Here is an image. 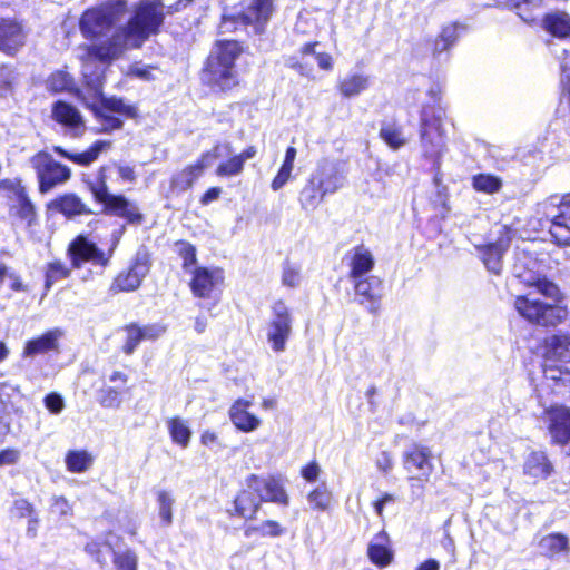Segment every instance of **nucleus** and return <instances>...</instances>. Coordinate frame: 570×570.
Returning <instances> with one entry per match:
<instances>
[{
    "label": "nucleus",
    "mask_w": 570,
    "mask_h": 570,
    "mask_svg": "<svg viewBox=\"0 0 570 570\" xmlns=\"http://www.w3.org/2000/svg\"><path fill=\"white\" fill-rule=\"evenodd\" d=\"M242 53V47L237 41H217L203 70V81L214 89L227 90L237 85L235 61Z\"/></svg>",
    "instance_id": "obj_3"
},
{
    "label": "nucleus",
    "mask_w": 570,
    "mask_h": 570,
    "mask_svg": "<svg viewBox=\"0 0 570 570\" xmlns=\"http://www.w3.org/2000/svg\"><path fill=\"white\" fill-rule=\"evenodd\" d=\"M69 269L60 262L48 265L46 273V288L49 289L56 282L68 277Z\"/></svg>",
    "instance_id": "obj_58"
},
{
    "label": "nucleus",
    "mask_w": 570,
    "mask_h": 570,
    "mask_svg": "<svg viewBox=\"0 0 570 570\" xmlns=\"http://www.w3.org/2000/svg\"><path fill=\"white\" fill-rule=\"evenodd\" d=\"M168 430L175 443L181 448H187L190 441L191 431L187 423L180 417H174L168 421Z\"/></svg>",
    "instance_id": "obj_45"
},
{
    "label": "nucleus",
    "mask_w": 570,
    "mask_h": 570,
    "mask_svg": "<svg viewBox=\"0 0 570 570\" xmlns=\"http://www.w3.org/2000/svg\"><path fill=\"white\" fill-rule=\"evenodd\" d=\"M297 155V150L294 147H288L285 151L284 161L273 179L271 187L273 190H279L292 177V171L294 169V161Z\"/></svg>",
    "instance_id": "obj_42"
},
{
    "label": "nucleus",
    "mask_w": 570,
    "mask_h": 570,
    "mask_svg": "<svg viewBox=\"0 0 570 570\" xmlns=\"http://www.w3.org/2000/svg\"><path fill=\"white\" fill-rule=\"evenodd\" d=\"M370 77L365 73H347L338 81L337 89L344 98H353L365 91L370 87Z\"/></svg>",
    "instance_id": "obj_33"
},
{
    "label": "nucleus",
    "mask_w": 570,
    "mask_h": 570,
    "mask_svg": "<svg viewBox=\"0 0 570 570\" xmlns=\"http://www.w3.org/2000/svg\"><path fill=\"white\" fill-rule=\"evenodd\" d=\"M175 250L183 259V268L186 272L193 273L196 264V248L187 242H177L175 244Z\"/></svg>",
    "instance_id": "obj_49"
},
{
    "label": "nucleus",
    "mask_w": 570,
    "mask_h": 570,
    "mask_svg": "<svg viewBox=\"0 0 570 570\" xmlns=\"http://www.w3.org/2000/svg\"><path fill=\"white\" fill-rule=\"evenodd\" d=\"M104 407L117 409L121 405V396L116 387H106L101 390L99 400Z\"/></svg>",
    "instance_id": "obj_60"
},
{
    "label": "nucleus",
    "mask_w": 570,
    "mask_h": 570,
    "mask_svg": "<svg viewBox=\"0 0 570 570\" xmlns=\"http://www.w3.org/2000/svg\"><path fill=\"white\" fill-rule=\"evenodd\" d=\"M14 79V70L10 66L0 65V97H3L11 91Z\"/></svg>",
    "instance_id": "obj_59"
},
{
    "label": "nucleus",
    "mask_w": 570,
    "mask_h": 570,
    "mask_svg": "<svg viewBox=\"0 0 570 570\" xmlns=\"http://www.w3.org/2000/svg\"><path fill=\"white\" fill-rule=\"evenodd\" d=\"M257 155L255 146H249L239 154L233 155V148L228 155L224 154L218 159L226 157L216 167L215 174L220 178L237 177L244 171L245 163Z\"/></svg>",
    "instance_id": "obj_22"
},
{
    "label": "nucleus",
    "mask_w": 570,
    "mask_h": 570,
    "mask_svg": "<svg viewBox=\"0 0 570 570\" xmlns=\"http://www.w3.org/2000/svg\"><path fill=\"white\" fill-rule=\"evenodd\" d=\"M157 68L153 66H146L141 63H135L129 67L128 75L136 77L144 81H150L155 79L154 71H156Z\"/></svg>",
    "instance_id": "obj_61"
},
{
    "label": "nucleus",
    "mask_w": 570,
    "mask_h": 570,
    "mask_svg": "<svg viewBox=\"0 0 570 570\" xmlns=\"http://www.w3.org/2000/svg\"><path fill=\"white\" fill-rule=\"evenodd\" d=\"M230 153V144H217L213 149L205 151L190 165L173 175L170 180V190L174 194H180L193 187L195 181L203 175L204 170L212 166L213 161L224 154Z\"/></svg>",
    "instance_id": "obj_8"
},
{
    "label": "nucleus",
    "mask_w": 570,
    "mask_h": 570,
    "mask_svg": "<svg viewBox=\"0 0 570 570\" xmlns=\"http://www.w3.org/2000/svg\"><path fill=\"white\" fill-rule=\"evenodd\" d=\"M380 136L393 149H399L407 142L403 128L395 124L383 125Z\"/></svg>",
    "instance_id": "obj_44"
},
{
    "label": "nucleus",
    "mask_w": 570,
    "mask_h": 570,
    "mask_svg": "<svg viewBox=\"0 0 570 570\" xmlns=\"http://www.w3.org/2000/svg\"><path fill=\"white\" fill-rule=\"evenodd\" d=\"M311 177L312 183L325 195L336 193L345 184V176L338 163L328 159L321 160Z\"/></svg>",
    "instance_id": "obj_14"
},
{
    "label": "nucleus",
    "mask_w": 570,
    "mask_h": 570,
    "mask_svg": "<svg viewBox=\"0 0 570 570\" xmlns=\"http://www.w3.org/2000/svg\"><path fill=\"white\" fill-rule=\"evenodd\" d=\"M462 29L463 27L459 23L443 26L441 32L430 43L433 57L449 51L455 45Z\"/></svg>",
    "instance_id": "obj_31"
},
{
    "label": "nucleus",
    "mask_w": 570,
    "mask_h": 570,
    "mask_svg": "<svg viewBox=\"0 0 570 570\" xmlns=\"http://www.w3.org/2000/svg\"><path fill=\"white\" fill-rule=\"evenodd\" d=\"M322 469L316 461H312L301 470V475L307 482H315L320 478Z\"/></svg>",
    "instance_id": "obj_64"
},
{
    "label": "nucleus",
    "mask_w": 570,
    "mask_h": 570,
    "mask_svg": "<svg viewBox=\"0 0 570 570\" xmlns=\"http://www.w3.org/2000/svg\"><path fill=\"white\" fill-rule=\"evenodd\" d=\"M284 533L283 527L274 520H266L255 527H249L245 530V535L247 538L259 534L261 537H272L277 538Z\"/></svg>",
    "instance_id": "obj_47"
},
{
    "label": "nucleus",
    "mask_w": 570,
    "mask_h": 570,
    "mask_svg": "<svg viewBox=\"0 0 570 570\" xmlns=\"http://www.w3.org/2000/svg\"><path fill=\"white\" fill-rule=\"evenodd\" d=\"M513 274L521 283L535 287L541 295L554 302L546 304L527 295L517 296L514 307L523 318L541 326H556L567 318V307L559 304L562 299L559 287L546 277L543 265L528 250L515 253Z\"/></svg>",
    "instance_id": "obj_2"
},
{
    "label": "nucleus",
    "mask_w": 570,
    "mask_h": 570,
    "mask_svg": "<svg viewBox=\"0 0 570 570\" xmlns=\"http://www.w3.org/2000/svg\"><path fill=\"white\" fill-rule=\"evenodd\" d=\"M61 336L62 331L59 328H55L48 331L40 337L28 341L23 350V356H33L37 354L57 350L58 341L60 340Z\"/></svg>",
    "instance_id": "obj_32"
},
{
    "label": "nucleus",
    "mask_w": 570,
    "mask_h": 570,
    "mask_svg": "<svg viewBox=\"0 0 570 570\" xmlns=\"http://www.w3.org/2000/svg\"><path fill=\"white\" fill-rule=\"evenodd\" d=\"M52 118L63 127L79 135L85 130V121L79 110L65 101H57L52 107Z\"/></svg>",
    "instance_id": "obj_26"
},
{
    "label": "nucleus",
    "mask_w": 570,
    "mask_h": 570,
    "mask_svg": "<svg viewBox=\"0 0 570 570\" xmlns=\"http://www.w3.org/2000/svg\"><path fill=\"white\" fill-rule=\"evenodd\" d=\"M156 499L161 521L166 525L170 524L173 521V505L175 502L171 493L166 490H158L156 492Z\"/></svg>",
    "instance_id": "obj_48"
},
{
    "label": "nucleus",
    "mask_w": 570,
    "mask_h": 570,
    "mask_svg": "<svg viewBox=\"0 0 570 570\" xmlns=\"http://www.w3.org/2000/svg\"><path fill=\"white\" fill-rule=\"evenodd\" d=\"M499 7L515 9L517 14L525 22H531L535 19L533 9L538 8L541 0H495Z\"/></svg>",
    "instance_id": "obj_41"
},
{
    "label": "nucleus",
    "mask_w": 570,
    "mask_h": 570,
    "mask_svg": "<svg viewBox=\"0 0 570 570\" xmlns=\"http://www.w3.org/2000/svg\"><path fill=\"white\" fill-rule=\"evenodd\" d=\"M252 405V400L239 397L234 401L228 410L230 422L240 432L250 433L262 425V419L249 411Z\"/></svg>",
    "instance_id": "obj_20"
},
{
    "label": "nucleus",
    "mask_w": 570,
    "mask_h": 570,
    "mask_svg": "<svg viewBox=\"0 0 570 570\" xmlns=\"http://www.w3.org/2000/svg\"><path fill=\"white\" fill-rule=\"evenodd\" d=\"M301 266L296 263L286 262L283 266L282 283L288 287H297L301 284Z\"/></svg>",
    "instance_id": "obj_56"
},
{
    "label": "nucleus",
    "mask_w": 570,
    "mask_h": 570,
    "mask_svg": "<svg viewBox=\"0 0 570 570\" xmlns=\"http://www.w3.org/2000/svg\"><path fill=\"white\" fill-rule=\"evenodd\" d=\"M191 274V292L200 298H210L224 279L223 272L218 268L195 267Z\"/></svg>",
    "instance_id": "obj_19"
},
{
    "label": "nucleus",
    "mask_w": 570,
    "mask_h": 570,
    "mask_svg": "<svg viewBox=\"0 0 570 570\" xmlns=\"http://www.w3.org/2000/svg\"><path fill=\"white\" fill-rule=\"evenodd\" d=\"M549 432L552 441L566 445L570 441V411L566 407H553L548 412Z\"/></svg>",
    "instance_id": "obj_24"
},
{
    "label": "nucleus",
    "mask_w": 570,
    "mask_h": 570,
    "mask_svg": "<svg viewBox=\"0 0 570 570\" xmlns=\"http://www.w3.org/2000/svg\"><path fill=\"white\" fill-rule=\"evenodd\" d=\"M352 281L354 282V291L360 298V304L366 305L370 313H376L380 309L382 299V281L376 276L361 277Z\"/></svg>",
    "instance_id": "obj_21"
},
{
    "label": "nucleus",
    "mask_w": 570,
    "mask_h": 570,
    "mask_svg": "<svg viewBox=\"0 0 570 570\" xmlns=\"http://www.w3.org/2000/svg\"><path fill=\"white\" fill-rule=\"evenodd\" d=\"M569 540L560 533H551L539 541V549L543 556L553 557L561 551L568 550Z\"/></svg>",
    "instance_id": "obj_43"
},
{
    "label": "nucleus",
    "mask_w": 570,
    "mask_h": 570,
    "mask_svg": "<svg viewBox=\"0 0 570 570\" xmlns=\"http://www.w3.org/2000/svg\"><path fill=\"white\" fill-rule=\"evenodd\" d=\"M125 10V1L102 4L86 10L79 20L81 35L89 40L107 37Z\"/></svg>",
    "instance_id": "obj_5"
},
{
    "label": "nucleus",
    "mask_w": 570,
    "mask_h": 570,
    "mask_svg": "<svg viewBox=\"0 0 570 570\" xmlns=\"http://www.w3.org/2000/svg\"><path fill=\"white\" fill-rule=\"evenodd\" d=\"M47 88L53 92L68 90L72 85V78L66 71H56L46 81Z\"/></svg>",
    "instance_id": "obj_53"
},
{
    "label": "nucleus",
    "mask_w": 570,
    "mask_h": 570,
    "mask_svg": "<svg viewBox=\"0 0 570 570\" xmlns=\"http://www.w3.org/2000/svg\"><path fill=\"white\" fill-rule=\"evenodd\" d=\"M112 248L109 255H105L96 244L89 242L83 236H78L69 246V253L75 267H80L85 262H90L95 265L106 266L111 256Z\"/></svg>",
    "instance_id": "obj_18"
},
{
    "label": "nucleus",
    "mask_w": 570,
    "mask_h": 570,
    "mask_svg": "<svg viewBox=\"0 0 570 570\" xmlns=\"http://www.w3.org/2000/svg\"><path fill=\"white\" fill-rule=\"evenodd\" d=\"M246 485L254 490L259 502L269 501L279 504L288 503V495L278 480L273 476H258L255 474L246 479Z\"/></svg>",
    "instance_id": "obj_16"
},
{
    "label": "nucleus",
    "mask_w": 570,
    "mask_h": 570,
    "mask_svg": "<svg viewBox=\"0 0 570 570\" xmlns=\"http://www.w3.org/2000/svg\"><path fill=\"white\" fill-rule=\"evenodd\" d=\"M89 96H82L85 105L94 112L99 124L100 132H110L122 127V120L119 117L137 118L138 109L136 106L127 102L122 98L102 96V87L98 81L88 89Z\"/></svg>",
    "instance_id": "obj_4"
},
{
    "label": "nucleus",
    "mask_w": 570,
    "mask_h": 570,
    "mask_svg": "<svg viewBox=\"0 0 570 570\" xmlns=\"http://www.w3.org/2000/svg\"><path fill=\"white\" fill-rule=\"evenodd\" d=\"M30 164L37 173L39 190L42 194L48 193L57 185L66 183L71 176V171L67 166L57 163L47 153L36 154L30 159Z\"/></svg>",
    "instance_id": "obj_11"
},
{
    "label": "nucleus",
    "mask_w": 570,
    "mask_h": 570,
    "mask_svg": "<svg viewBox=\"0 0 570 570\" xmlns=\"http://www.w3.org/2000/svg\"><path fill=\"white\" fill-rule=\"evenodd\" d=\"M119 538L114 533H108L104 542L91 541L87 543L86 551L96 559L101 566L107 564L108 557L114 553V548L117 546Z\"/></svg>",
    "instance_id": "obj_37"
},
{
    "label": "nucleus",
    "mask_w": 570,
    "mask_h": 570,
    "mask_svg": "<svg viewBox=\"0 0 570 570\" xmlns=\"http://www.w3.org/2000/svg\"><path fill=\"white\" fill-rule=\"evenodd\" d=\"M498 233L500 236L495 243L476 246L487 269L495 275H499L502 271V257L511 242L510 228L500 226Z\"/></svg>",
    "instance_id": "obj_15"
},
{
    "label": "nucleus",
    "mask_w": 570,
    "mask_h": 570,
    "mask_svg": "<svg viewBox=\"0 0 570 570\" xmlns=\"http://www.w3.org/2000/svg\"><path fill=\"white\" fill-rule=\"evenodd\" d=\"M8 206L10 216L24 223L27 226H31L36 220L37 215L35 206L26 193L13 200V203H9Z\"/></svg>",
    "instance_id": "obj_36"
},
{
    "label": "nucleus",
    "mask_w": 570,
    "mask_h": 570,
    "mask_svg": "<svg viewBox=\"0 0 570 570\" xmlns=\"http://www.w3.org/2000/svg\"><path fill=\"white\" fill-rule=\"evenodd\" d=\"M105 210L126 219L130 224H140L142 220V215L139 213L138 207L121 195L111 197L105 205Z\"/></svg>",
    "instance_id": "obj_29"
},
{
    "label": "nucleus",
    "mask_w": 570,
    "mask_h": 570,
    "mask_svg": "<svg viewBox=\"0 0 570 570\" xmlns=\"http://www.w3.org/2000/svg\"><path fill=\"white\" fill-rule=\"evenodd\" d=\"M27 31L23 24L13 18L0 19V51L6 55H16L27 40Z\"/></svg>",
    "instance_id": "obj_17"
},
{
    "label": "nucleus",
    "mask_w": 570,
    "mask_h": 570,
    "mask_svg": "<svg viewBox=\"0 0 570 570\" xmlns=\"http://www.w3.org/2000/svg\"><path fill=\"white\" fill-rule=\"evenodd\" d=\"M346 259L348 262V277L351 279L367 277L366 275L372 272L375 265L372 252L364 245H358L352 248L346 254Z\"/></svg>",
    "instance_id": "obj_23"
},
{
    "label": "nucleus",
    "mask_w": 570,
    "mask_h": 570,
    "mask_svg": "<svg viewBox=\"0 0 570 570\" xmlns=\"http://www.w3.org/2000/svg\"><path fill=\"white\" fill-rule=\"evenodd\" d=\"M259 500L254 490L245 484L234 501L235 512L242 518H253L259 508Z\"/></svg>",
    "instance_id": "obj_35"
},
{
    "label": "nucleus",
    "mask_w": 570,
    "mask_h": 570,
    "mask_svg": "<svg viewBox=\"0 0 570 570\" xmlns=\"http://www.w3.org/2000/svg\"><path fill=\"white\" fill-rule=\"evenodd\" d=\"M149 272V257L147 253L138 252L132 264L127 271L117 275L110 291L112 293L132 292L137 289Z\"/></svg>",
    "instance_id": "obj_13"
},
{
    "label": "nucleus",
    "mask_w": 570,
    "mask_h": 570,
    "mask_svg": "<svg viewBox=\"0 0 570 570\" xmlns=\"http://www.w3.org/2000/svg\"><path fill=\"white\" fill-rule=\"evenodd\" d=\"M23 193L24 188L18 179H4L0 183V198H4L9 203H13Z\"/></svg>",
    "instance_id": "obj_52"
},
{
    "label": "nucleus",
    "mask_w": 570,
    "mask_h": 570,
    "mask_svg": "<svg viewBox=\"0 0 570 570\" xmlns=\"http://www.w3.org/2000/svg\"><path fill=\"white\" fill-rule=\"evenodd\" d=\"M293 322L291 309L283 301H277L272 305L264 331L273 352L282 353L286 350L293 331Z\"/></svg>",
    "instance_id": "obj_7"
},
{
    "label": "nucleus",
    "mask_w": 570,
    "mask_h": 570,
    "mask_svg": "<svg viewBox=\"0 0 570 570\" xmlns=\"http://www.w3.org/2000/svg\"><path fill=\"white\" fill-rule=\"evenodd\" d=\"M124 332L126 333V340L122 345V351L127 355H131L136 347L142 340L140 326L137 324H129L124 327Z\"/></svg>",
    "instance_id": "obj_51"
},
{
    "label": "nucleus",
    "mask_w": 570,
    "mask_h": 570,
    "mask_svg": "<svg viewBox=\"0 0 570 570\" xmlns=\"http://www.w3.org/2000/svg\"><path fill=\"white\" fill-rule=\"evenodd\" d=\"M306 500L311 509L318 512L330 511L335 503L334 494L325 482L312 489L307 493Z\"/></svg>",
    "instance_id": "obj_34"
},
{
    "label": "nucleus",
    "mask_w": 570,
    "mask_h": 570,
    "mask_svg": "<svg viewBox=\"0 0 570 570\" xmlns=\"http://www.w3.org/2000/svg\"><path fill=\"white\" fill-rule=\"evenodd\" d=\"M325 196L326 195L322 194V190L317 185L312 183L311 177L306 186L301 191L299 202L304 209L311 210L315 209L323 202Z\"/></svg>",
    "instance_id": "obj_46"
},
{
    "label": "nucleus",
    "mask_w": 570,
    "mask_h": 570,
    "mask_svg": "<svg viewBox=\"0 0 570 570\" xmlns=\"http://www.w3.org/2000/svg\"><path fill=\"white\" fill-rule=\"evenodd\" d=\"M165 6L158 0H141L130 11L127 23L115 29L110 37L79 48V58H95L101 62L119 59L126 51L140 48L164 22Z\"/></svg>",
    "instance_id": "obj_1"
},
{
    "label": "nucleus",
    "mask_w": 570,
    "mask_h": 570,
    "mask_svg": "<svg viewBox=\"0 0 570 570\" xmlns=\"http://www.w3.org/2000/svg\"><path fill=\"white\" fill-rule=\"evenodd\" d=\"M65 463L69 472L82 473L90 469L94 456L86 450H71L66 454Z\"/></svg>",
    "instance_id": "obj_40"
},
{
    "label": "nucleus",
    "mask_w": 570,
    "mask_h": 570,
    "mask_svg": "<svg viewBox=\"0 0 570 570\" xmlns=\"http://www.w3.org/2000/svg\"><path fill=\"white\" fill-rule=\"evenodd\" d=\"M272 0H245L242 10L224 13L220 22L222 32H232L240 26H254L256 32H261L263 24L272 14Z\"/></svg>",
    "instance_id": "obj_6"
},
{
    "label": "nucleus",
    "mask_w": 570,
    "mask_h": 570,
    "mask_svg": "<svg viewBox=\"0 0 570 570\" xmlns=\"http://www.w3.org/2000/svg\"><path fill=\"white\" fill-rule=\"evenodd\" d=\"M50 208L60 212L69 217L87 213L86 205L80 200L79 197L72 194L63 195L59 198H56L50 204Z\"/></svg>",
    "instance_id": "obj_38"
},
{
    "label": "nucleus",
    "mask_w": 570,
    "mask_h": 570,
    "mask_svg": "<svg viewBox=\"0 0 570 570\" xmlns=\"http://www.w3.org/2000/svg\"><path fill=\"white\" fill-rule=\"evenodd\" d=\"M523 472L533 480H544L553 472V465L543 451L530 452L523 464Z\"/></svg>",
    "instance_id": "obj_27"
},
{
    "label": "nucleus",
    "mask_w": 570,
    "mask_h": 570,
    "mask_svg": "<svg viewBox=\"0 0 570 570\" xmlns=\"http://www.w3.org/2000/svg\"><path fill=\"white\" fill-rule=\"evenodd\" d=\"M550 234L559 245H570V195L563 197L553 215Z\"/></svg>",
    "instance_id": "obj_25"
},
{
    "label": "nucleus",
    "mask_w": 570,
    "mask_h": 570,
    "mask_svg": "<svg viewBox=\"0 0 570 570\" xmlns=\"http://www.w3.org/2000/svg\"><path fill=\"white\" fill-rule=\"evenodd\" d=\"M420 147L423 157L440 163L446 150V142L440 117H430L426 110L421 115Z\"/></svg>",
    "instance_id": "obj_9"
},
{
    "label": "nucleus",
    "mask_w": 570,
    "mask_h": 570,
    "mask_svg": "<svg viewBox=\"0 0 570 570\" xmlns=\"http://www.w3.org/2000/svg\"><path fill=\"white\" fill-rule=\"evenodd\" d=\"M111 142L108 140H97L88 149L82 153H68L61 147H55V151L77 165L89 166L95 163L102 153L110 149Z\"/></svg>",
    "instance_id": "obj_28"
},
{
    "label": "nucleus",
    "mask_w": 570,
    "mask_h": 570,
    "mask_svg": "<svg viewBox=\"0 0 570 570\" xmlns=\"http://www.w3.org/2000/svg\"><path fill=\"white\" fill-rule=\"evenodd\" d=\"M367 556L372 563L377 567H387L393 560V552L389 547V537L382 531L368 543Z\"/></svg>",
    "instance_id": "obj_30"
},
{
    "label": "nucleus",
    "mask_w": 570,
    "mask_h": 570,
    "mask_svg": "<svg viewBox=\"0 0 570 570\" xmlns=\"http://www.w3.org/2000/svg\"><path fill=\"white\" fill-rule=\"evenodd\" d=\"M105 169H106L105 167L100 168V177H99L98 181L92 183L90 185V190L94 194L95 198L99 203H102L104 205H106L111 199V197L115 196L114 194H110L108 191V187H107L106 178H105Z\"/></svg>",
    "instance_id": "obj_57"
},
{
    "label": "nucleus",
    "mask_w": 570,
    "mask_h": 570,
    "mask_svg": "<svg viewBox=\"0 0 570 570\" xmlns=\"http://www.w3.org/2000/svg\"><path fill=\"white\" fill-rule=\"evenodd\" d=\"M547 377L559 380L554 374L558 370L560 374L570 375V337L567 335H553L547 341Z\"/></svg>",
    "instance_id": "obj_12"
},
{
    "label": "nucleus",
    "mask_w": 570,
    "mask_h": 570,
    "mask_svg": "<svg viewBox=\"0 0 570 570\" xmlns=\"http://www.w3.org/2000/svg\"><path fill=\"white\" fill-rule=\"evenodd\" d=\"M114 563L117 570H138V557L129 549L124 552H114Z\"/></svg>",
    "instance_id": "obj_55"
},
{
    "label": "nucleus",
    "mask_w": 570,
    "mask_h": 570,
    "mask_svg": "<svg viewBox=\"0 0 570 570\" xmlns=\"http://www.w3.org/2000/svg\"><path fill=\"white\" fill-rule=\"evenodd\" d=\"M502 186L501 180L489 174H480L473 177V187L487 194L497 193Z\"/></svg>",
    "instance_id": "obj_50"
},
{
    "label": "nucleus",
    "mask_w": 570,
    "mask_h": 570,
    "mask_svg": "<svg viewBox=\"0 0 570 570\" xmlns=\"http://www.w3.org/2000/svg\"><path fill=\"white\" fill-rule=\"evenodd\" d=\"M403 466L412 488L422 490L433 472L432 452L429 448L414 444L403 454Z\"/></svg>",
    "instance_id": "obj_10"
},
{
    "label": "nucleus",
    "mask_w": 570,
    "mask_h": 570,
    "mask_svg": "<svg viewBox=\"0 0 570 570\" xmlns=\"http://www.w3.org/2000/svg\"><path fill=\"white\" fill-rule=\"evenodd\" d=\"M45 405L52 414H60L65 409V401L58 393H50L45 397Z\"/></svg>",
    "instance_id": "obj_63"
},
{
    "label": "nucleus",
    "mask_w": 570,
    "mask_h": 570,
    "mask_svg": "<svg viewBox=\"0 0 570 570\" xmlns=\"http://www.w3.org/2000/svg\"><path fill=\"white\" fill-rule=\"evenodd\" d=\"M11 513L13 517L23 519H30V523H38V517L35 512L33 505L26 499H17L13 502Z\"/></svg>",
    "instance_id": "obj_54"
},
{
    "label": "nucleus",
    "mask_w": 570,
    "mask_h": 570,
    "mask_svg": "<svg viewBox=\"0 0 570 570\" xmlns=\"http://www.w3.org/2000/svg\"><path fill=\"white\" fill-rule=\"evenodd\" d=\"M544 29L559 38L570 37V17L566 12H554L546 16Z\"/></svg>",
    "instance_id": "obj_39"
},
{
    "label": "nucleus",
    "mask_w": 570,
    "mask_h": 570,
    "mask_svg": "<svg viewBox=\"0 0 570 570\" xmlns=\"http://www.w3.org/2000/svg\"><path fill=\"white\" fill-rule=\"evenodd\" d=\"M167 331V326L163 323H154L140 326L142 340L155 341L163 336Z\"/></svg>",
    "instance_id": "obj_62"
}]
</instances>
